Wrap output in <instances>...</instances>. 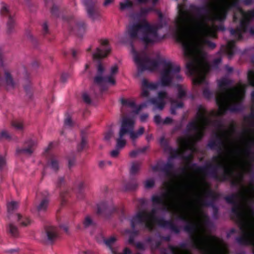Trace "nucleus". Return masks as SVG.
Instances as JSON below:
<instances>
[{
    "mask_svg": "<svg viewBox=\"0 0 254 254\" xmlns=\"http://www.w3.org/2000/svg\"><path fill=\"white\" fill-rule=\"evenodd\" d=\"M17 221L21 226L26 227L31 224V220L27 217L23 216L20 214H16Z\"/></svg>",
    "mask_w": 254,
    "mask_h": 254,
    "instance_id": "obj_37",
    "label": "nucleus"
},
{
    "mask_svg": "<svg viewBox=\"0 0 254 254\" xmlns=\"http://www.w3.org/2000/svg\"><path fill=\"white\" fill-rule=\"evenodd\" d=\"M248 80L249 84L254 87V70H250L248 71Z\"/></svg>",
    "mask_w": 254,
    "mask_h": 254,
    "instance_id": "obj_52",
    "label": "nucleus"
},
{
    "mask_svg": "<svg viewBox=\"0 0 254 254\" xmlns=\"http://www.w3.org/2000/svg\"><path fill=\"white\" fill-rule=\"evenodd\" d=\"M4 53L0 49V65H2L4 58ZM4 85L7 90H12L16 88L18 83L14 81L11 74L7 71H4V77L2 78L0 73V86Z\"/></svg>",
    "mask_w": 254,
    "mask_h": 254,
    "instance_id": "obj_17",
    "label": "nucleus"
},
{
    "mask_svg": "<svg viewBox=\"0 0 254 254\" xmlns=\"http://www.w3.org/2000/svg\"><path fill=\"white\" fill-rule=\"evenodd\" d=\"M186 1L178 3V15L175 19L177 28L176 37L177 41L181 43L185 57L191 59L187 63L186 67L189 74L194 76L192 83L195 85L207 84L205 74L210 67L208 63L203 58H193L194 54L195 43L191 31V25L205 36L215 37L216 34L208 22H223L229 11L234 12L233 19H238L236 12H239L242 18L239 27L231 29L230 34L237 40L243 39V33L247 32L251 21L254 19V9L245 11L240 5L241 1H207V2H222L220 5H204L196 6L190 4L188 6ZM246 5H250L254 1H242Z\"/></svg>",
    "mask_w": 254,
    "mask_h": 254,
    "instance_id": "obj_1",
    "label": "nucleus"
},
{
    "mask_svg": "<svg viewBox=\"0 0 254 254\" xmlns=\"http://www.w3.org/2000/svg\"><path fill=\"white\" fill-rule=\"evenodd\" d=\"M5 139L7 140H10L11 136L6 130H2L0 132V139Z\"/></svg>",
    "mask_w": 254,
    "mask_h": 254,
    "instance_id": "obj_55",
    "label": "nucleus"
},
{
    "mask_svg": "<svg viewBox=\"0 0 254 254\" xmlns=\"http://www.w3.org/2000/svg\"><path fill=\"white\" fill-rule=\"evenodd\" d=\"M147 103H150L148 102V100L147 102L142 103L139 105L138 106L136 107V110H135L133 112L135 114H138L140 111H141L142 109L146 107L147 106Z\"/></svg>",
    "mask_w": 254,
    "mask_h": 254,
    "instance_id": "obj_59",
    "label": "nucleus"
},
{
    "mask_svg": "<svg viewBox=\"0 0 254 254\" xmlns=\"http://www.w3.org/2000/svg\"><path fill=\"white\" fill-rule=\"evenodd\" d=\"M121 102L123 106L129 107L132 109H134L135 110H136V109L137 106H136L135 102L133 101H131L129 100H127V99L122 98L121 100Z\"/></svg>",
    "mask_w": 254,
    "mask_h": 254,
    "instance_id": "obj_47",
    "label": "nucleus"
},
{
    "mask_svg": "<svg viewBox=\"0 0 254 254\" xmlns=\"http://www.w3.org/2000/svg\"><path fill=\"white\" fill-rule=\"evenodd\" d=\"M171 104L172 105H174L177 109L183 108L184 106L183 102L181 101L179 102L177 100H172L171 101Z\"/></svg>",
    "mask_w": 254,
    "mask_h": 254,
    "instance_id": "obj_56",
    "label": "nucleus"
},
{
    "mask_svg": "<svg viewBox=\"0 0 254 254\" xmlns=\"http://www.w3.org/2000/svg\"><path fill=\"white\" fill-rule=\"evenodd\" d=\"M45 6L50 7V12L52 16L54 17H59L60 16L61 9L60 6L54 1H45Z\"/></svg>",
    "mask_w": 254,
    "mask_h": 254,
    "instance_id": "obj_29",
    "label": "nucleus"
},
{
    "mask_svg": "<svg viewBox=\"0 0 254 254\" xmlns=\"http://www.w3.org/2000/svg\"><path fill=\"white\" fill-rule=\"evenodd\" d=\"M232 80L223 78L218 82L220 92L215 97L216 103L219 107V116L225 115L227 111L232 113L241 112L243 110L241 103L238 101L236 94L238 89L236 87H231Z\"/></svg>",
    "mask_w": 254,
    "mask_h": 254,
    "instance_id": "obj_3",
    "label": "nucleus"
},
{
    "mask_svg": "<svg viewBox=\"0 0 254 254\" xmlns=\"http://www.w3.org/2000/svg\"><path fill=\"white\" fill-rule=\"evenodd\" d=\"M99 42L102 46V49L97 48L96 52L93 54V59L99 61L107 57L111 52V48L107 40H100Z\"/></svg>",
    "mask_w": 254,
    "mask_h": 254,
    "instance_id": "obj_21",
    "label": "nucleus"
},
{
    "mask_svg": "<svg viewBox=\"0 0 254 254\" xmlns=\"http://www.w3.org/2000/svg\"><path fill=\"white\" fill-rule=\"evenodd\" d=\"M24 71V78H25V84L24 85V88L26 92L28 94L30 91V81L29 80V74L27 73V70L25 68H23Z\"/></svg>",
    "mask_w": 254,
    "mask_h": 254,
    "instance_id": "obj_43",
    "label": "nucleus"
},
{
    "mask_svg": "<svg viewBox=\"0 0 254 254\" xmlns=\"http://www.w3.org/2000/svg\"><path fill=\"white\" fill-rule=\"evenodd\" d=\"M159 84L155 83H150L146 79H143L142 81V86L143 87L150 90H155L158 87Z\"/></svg>",
    "mask_w": 254,
    "mask_h": 254,
    "instance_id": "obj_41",
    "label": "nucleus"
},
{
    "mask_svg": "<svg viewBox=\"0 0 254 254\" xmlns=\"http://www.w3.org/2000/svg\"><path fill=\"white\" fill-rule=\"evenodd\" d=\"M188 244L186 242L180 243L178 247L169 246L172 254H192L191 251L188 249Z\"/></svg>",
    "mask_w": 254,
    "mask_h": 254,
    "instance_id": "obj_28",
    "label": "nucleus"
},
{
    "mask_svg": "<svg viewBox=\"0 0 254 254\" xmlns=\"http://www.w3.org/2000/svg\"><path fill=\"white\" fill-rule=\"evenodd\" d=\"M205 195L206 197L210 198V200L202 199L201 200V204H202V201L203 200L206 201H212L213 204H214L215 201L218 199L220 196L219 193H216L213 191L210 188H207L204 190Z\"/></svg>",
    "mask_w": 254,
    "mask_h": 254,
    "instance_id": "obj_32",
    "label": "nucleus"
},
{
    "mask_svg": "<svg viewBox=\"0 0 254 254\" xmlns=\"http://www.w3.org/2000/svg\"><path fill=\"white\" fill-rule=\"evenodd\" d=\"M183 151L179 149L172 150L170 152V156L168 159L176 158L182 156Z\"/></svg>",
    "mask_w": 254,
    "mask_h": 254,
    "instance_id": "obj_49",
    "label": "nucleus"
},
{
    "mask_svg": "<svg viewBox=\"0 0 254 254\" xmlns=\"http://www.w3.org/2000/svg\"><path fill=\"white\" fill-rule=\"evenodd\" d=\"M178 94L177 98L178 99H183L187 96V93L185 90L183 89L181 85H178Z\"/></svg>",
    "mask_w": 254,
    "mask_h": 254,
    "instance_id": "obj_50",
    "label": "nucleus"
},
{
    "mask_svg": "<svg viewBox=\"0 0 254 254\" xmlns=\"http://www.w3.org/2000/svg\"><path fill=\"white\" fill-rule=\"evenodd\" d=\"M155 182L153 179L147 180L145 181L144 187L146 189H149L153 188L154 186Z\"/></svg>",
    "mask_w": 254,
    "mask_h": 254,
    "instance_id": "obj_58",
    "label": "nucleus"
},
{
    "mask_svg": "<svg viewBox=\"0 0 254 254\" xmlns=\"http://www.w3.org/2000/svg\"><path fill=\"white\" fill-rule=\"evenodd\" d=\"M36 144L37 142L35 140L28 139L25 141L23 148H17L16 153L31 155L33 153Z\"/></svg>",
    "mask_w": 254,
    "mask_h": 254,
    "instance_id": "obj_24",
    "label": "nucleus"
},
{
    "mask_svg": "<svg viewBox=\"0 0 254 254\" xmlns=\"http://www.w3.org/2000/svg\"><path fill=\"white\" fill-rule=\"evenodd\" d=\"M18 203L16 201H11L7 204V212L9 214L17 209Z\"/></svg>",
    "mask_w": 254,
    "mask_h": 254,
    "instance_id": "obj_51",
    "label": "nucleus"
},
{
    "mask_svg": "<svg viewBox=\"0 0 254 254\" xmlns=\"http://www.w3.org/2000/svg\"><path fill=\"white\" fill-rule=\"evenodd\" d=\"M200 127H201V122L198 120L196 114V119L190 122L187 125L186 129L188 132L196 131Z\"/></svg>",
    "mask_w": 254,
    "mask_h": 254,
    "instance_id": "obj_34",
    "label": "nucleus"
},
{
    "mask_svg": "<svg viewBox=\"0 0 254 254\" xmlns=\"http://www.w3.org/2000/svg\"><path fill=\"white\" fill-rule=\"evenodd\" d=\"M11 125L17 129H22L23 128V124L18 121H13Z\"/></svg>",
    "mask_w": 254,
    "mask_h": 254,
    "instance_id": "obj_61",
    "label": "nucleus"
},
{
    "mask_svg": "<svg viewBox=\"0 0 254 254\" xmlns=\"http://www.w3.org/2000/svg\"><path fill=\"white\" fill-rule=\"evenodd\" d=\"M152 168L154 171H160L164 173L167 176H171L172 175V172L174 168V165L170 159H168V162L163 165H161L158 163L156 165L153 166Z\"/></svg>",
    "mask_w": 254,
    "mask_h": 254,
    "instance_id": "obj_25",
    "label": "nucleus"
},
{
    "mask_svg": "<svg viewBox=\"0 0 254 254\" xmlns=\"http://www.w3.org/2000/svg\"><path fill=\"white\" fill-rule=\"evenodd\" d=\"M167 98V93L165 91H160L158 93V97L151 98L148 99V102L154 105V110L159 109L162 110L165 105L164 100Z\"/></svg>",
    "mask_w": 254,
    "mask_h": 254,
    "instance_id": "obj_23",
    "label": "nucleus"
},
{
    "mask_svg": "<svg viewBox=\"0 0 254 254\" xmlns=\"http://www.w3.org/2000/svg\"><path fill=\"white\" fill-rule=\"evenodd\" d=\"M1 15L7 16L8 20L6 22V33L11 34L15 32L16 22L14 17V12H13L8 5L3 2L1 3V8L0 10Z\"/></svg>",
    "mask_w": 254,
    "mask_h": 254,
    "instance_id": "obj_16",
    "label": "nucleus"
},
{
    "mask_svg": "<svg viewBox=\"0 0 254 254\" xmlns=\"http://www.w3.org/2000/svg\"><path fill=\"white\" fill-rule=\"evenodd\" d=\"M84 188V183L80 182L78 185V195L77 197L78 199H82L84 196L83 192V189Z\"/></svg>",
    "mask_w": 254,
    "mask_h": 254,
    "instance_id": "obj_53",
    "label": "nucleus"
},
{
    "mask_svg": "<svg viewBox=\"0 0 254 254\" xmlns=\"http://www.w3.org/2000/svg\"><path fill=\"white\" fill-rule=\"evenodd\" d=\"M213 125L216 127L218 130L221 131V133L216 132L215 134V140H210L207 143V147L211 150L217 149L219 155L214 156L212 157L213 161H217L219 159L223 158L222 152L223 147L225 143L223 140L222 137L228 133V131L223 129L224 127V124L221 120H216L213 122Z\"/></svg>",
    "mask_w": 254,
    "mask_h": 254,
    "instance_id": "obj_11",
    "label": "nucleus"
},
{
    "mask_svg": "<svg viewBox=\"0 0 254 254\" xmlns=\"http://www.w3.org/2000/svg\"><path fill=\"white\" fill-rule=\"evenodd\" d=\"M156 208H153L150 212L141 210L136 213L130 220L131 227L134 228L136 224L142 225L149 231L152 232L155 229V224L159 227L169 229L171 232L178 234L181 229L172 220H166L164 218H158L156 216Z\"/></svg>",
    "mask_w": 254,
    "mask_h": 254,
    "instance_id": "obj_5",
    "label": "nucleus"
},
{
    "mask_svg": "<svg viewBox=\"0 0 254 254\" xmlns=\"http://www.w3.org/2000/svg\"><path fill=\"white\" fill-rule=\"evenodd\" d=\"M138 186L136 178L130 177L129 180L124 185V188L126 190L133 191L137 189Z\"/></svg>",
    "mask_w": 254,
    "mask_h": 254,
    "instance_id": "obj_31",
    "label": "nucleus"
},
{
    "mask_svg": "<svg viewBox=\"0 0 254 254\" xmlns=\"http://www.w3.org/2000/svg\"><path fill=\"white\" fill-rule=\"evenodd\" d=\"M238 207L235 206L233 208L232 211L235 213L240 222V229L242 232L241 236L237 237L236 241L241 246L252 245L254 247V233L249 230L250 224L243 218V214L240 213Z\"/></svg>",
    "mask_w": 254,
    "mask_h": 254,
    "instance_id": "obj_10",
    "label": "nucleus"
},
{
    "mask_svg": "<svg viewBox=\"0 0 254 254\" xmlns=\"http://www.w3.org/2000/svg\"><path fill=\"white\" fill-rule=\"evenodd\" d=\"M177 219L187 222L184 227V230L191 235L192 247L200 251L206 252L208 248H213L212 243H216L218 239L214 236L207 238L197 237L195 234L197 231V226L194 223L189 220L187 216L184 214H179Z\"/></svg>",
    "mask_w": 254,
    "mask_h": 254,
    "instance_id": "obj_6",
    "label": "nucleus"
},
{
    "mask_svg": "<svg viewBox=\"0 0 254 254\" xmlns=\"http://www.w3.org/2000/svg\"><path fill=\"white\" fill-rule=\"evenodd\" d=\"M127 32L131 40L139 38L146 45L153 42L148 35L149 33L153 32V28L145 20L129 25L127 28Z\"/></svg>",
    "mask_w": 254,
    "mask_h": 254,
    "instance_id": "obj_9",
    "label": "nucleus"
},
{
    "mask_svg": "<svg viewBox=\"0 0 254 254\" xmlns=\"http://www.w3.org/2000/svg\"><path fill=\"white\" fill-rule=\"evenodd\" d=\"M119 71V68L117 64L112 66L110 69V74L107 76H96L94 77V81L95 83L101 85V92L106 90L108 89L107 86L105 85V83H110L112 85H115L116 80L114 79V75H116Z\"/></svg>",
    "mask_w": 254,
    "mask_h": 254,
    "instance_id": "obj_15",
    "label": "nucleus"
},
{
    "mask_svg": "<svg viewBox=\"0 0 254 254\" xmlns=\"http://www.w3.org/2000/svg\"><path fill=\"white\" fill-rule=\"evenodd\" d=\"M105 70V68L102 64L99 62L97 66V76H102V74Z\"/></svg>",
    "mask_w": 254,
    "mask_h": 254,
    "instance_id": "obj_60",
    "label": "nucleus"
},
{
    "mask_svg": "<svg viewBox=\"0 0 254 254\" xmlns=\"http://www.w3.org/2000/svg\"><path fill=\"white\" fill-rule=\"evenodd\" d=\"M117 239L115 237H111L108 239H104V242L106 245L112 251L113 254H117V253L113 250L112 245L116 242Z\"/></svg>",
    "mask_w": 254,
    "mask_h": 254,
    "instance_id": "obj_42",
    "label": "nucleus"
},
{
    "mask_svg": "<svg viewBox=\"0 0 254 254\" xmlns=\"http://www.w3.org/2000/svg\"><path fill=\"white\" fill-rule=\"evenodd\" d=\"M45 233L48 240L50 242L55 241L58 237L57 228L54 226H46L45 228Z\"/></svg>",
    "mask_w": 254,
    "mask_h": 254,
    "instance_id": "obj_30",
    "label": "nucleus"
},
{
    "mask_svg": "<svg viewBox=\"0 0 254 254\" xmlns=\"http://www.w3.org/2000/svg\"><path fill=\"white\" fill-rule=\"evenodd\" d=\"M202 222L204 225L206 227H209L211 225V222L208 216L205 214H202Z\"/></svg>",
    "mask_w": 254,
    "mask_h": 254,
    "instance_id": "obj_54",
    "label": "nucleus"
},
{
    "mask_svg": "<svg viewBox=\"0 0 254 254\" xmlns=\"http://www.w3.org/2000/svg\"><path fill=\"white\" fill-rule=\"evenodd\" d=\"M217 161V164L214 165L208 163L202 166H199L196 163H192L190 168L196 172L201 173L206 176L209 177L219 182H224L230 181L232 187H238L240 186L243 175H239V179H234V171L230 167H226L223 163Z\"/></svg>",
    "mask_w": 254,
    "mask_h": 254,
    "instance_id": "obj_4",
    "label": "nucleus"
},
{
    "mask_svg": "<svg viewBox=\"0 0 254 254\" xmlns=\"http://www.w3.org/2000/svg\"><path fill=\"white\" fill-rule=\"evenodd\" d=\"M49 204V200L45 198L42 200L40 204L37 207V209L39 212L45 211L46 210Z\"/></svg>",
    "mask_w": 254,
    "mask_h": 254,
    "instance_id": "obj_45",
    "label": "nucleus"
},
{
    "mask_svg": "<svg viewBox=\"0 0 254 254\" xmlns=\"http://www.w3.org/2000/svg\"><path fill=\"white\" fill-rule=\"evenodd\" d=\"M204 43L211 49H214L216 47V44L208 40H205L204 41Z\"/></svg>",
    "mask_w": 254,
    "mask_h": 254,
    "instance_id": "obj_63",
    "label": "nucleus"
},
{
    "mask_svg": "<svg viewBox=\"0 0 254 254\" xmlns=\"http://www.w3.org/2000/svg\"><path fill=\"white\" fill-rule=\"evenodd\" d=\"M202 95L204 98L207 99H210L213 96L212 92H211L207 88H205L203 89Z\"/></svg>",
    "mask_w": 254,
    "mask_h": 254,
    "instance_id": "obj_57",
    "label": "nucleus"
},
{
    "mask_svg": "<svg viewBox=\"0 0 254 254\" xmlns=\"http://www.w3.org/2000/svg\"><path fill=\"white\" fill-rule=\"evenodd\" d=\"M141 166V162L134 161L131 163L129 170L130 177L135 175L139 170Z\"/></svg>",
    "mask_w": 254,
    "mask_h": 254,
    "instance_id": "obj_39",
    "label": "nucleus"
},
{
    "mask_svg": "<svg viewBox=\"0 0 254 254\" xmlns=\"http://www.w3.org/2000/svg\"><path fill=\"white\" fill-rule=\"evenodd\" d=\"M197 117L201 122V127L195 131V134L188 138L180 137L177 139L178 143L184 148H188L192 142L195 143L200 141L204 136L206 127L210 124V121L207 117V112L201 105L197 107Z\"/></svg>",
    "mask_w": 254,
    "mask_h": 254,
    "instance_id": "obj_7",
    "label": "nucleus"
},
{
    "mask_svg": "<svg viewBox=\"0 0 254 254\" xmlns=\"http://www.w3.org/2000/svg\"><path fill=\"white\" fill-rule=\"evenodd\" d=\"M169 197L171 198L173 203H179L181 199V196L175 193L174 191L170 190L167 192H164L160 195L154 194L151 197V201L154 206L157 205H161L159 209L169 211L171 207V204L167 200V197Z\"/></svg>",
    "mask_w": 254,
    "mask_h": 254,
    "instance_id": "obj_12",
    "label": "nucleus"
},
{
    "mask_svg": "<svg viewBox=\"0 0 254 254\" xmlns=\"http://www.w3.org/2000/svg\"><path fill=\"white\" fill-rule=\"evenodd\" d=\"M7 232L13 237H17L19 235L17 227L11 223L8 224L7 226Z\"/></svg>",
    "mask_w": 254,
    "mask_h": 254,
    "instance_id": "obj_38",
    "label": "nucleus"
},
{
    "mask_svg": "<svg viewBox=\"0 0 254 254\" xmlns=\"http://www.w3.org/2000/svg\"><path fill=\"white\" fill-rule=\"evenodd\" d=\"M245 152L249 160L248 173L254 177V152L252 151L251 146L248 145L245 150Z\"/></svg>",
    "mask_w": 254,
    "mask_h": 254,
    "instance_id": "obj_27",
    "label": "nucleus"
},
{
    "mask_svg": "<svg viewBox=\"0 0 254 254\" xmlns=\"http://www.w3.org/2000/svg\"><path fill=\"white\" fill-rule=\"evenodd\" d=\"M42 34L43 36L49 41H51L52 39L48 37V35H50V32L49 30L48 26L47 25V22H44L42 25Z\"/></svg>",
    "mask_w": 254,
    "mask_h": 254,
    "instance_id": "obj_48",
    "label": "nucleus"
},
{
    "mask_svg": "<svg viewBox=\"0 0 254 254\" xmlns=\"http://www.w3.org/2000/svg\"><path fill=\"white\" fill-rule=\"evenodd\" d=\"M117 212L120 214L122 220L125 218V212L123 208L115 207L112 202H103L97 205V214L99 215L108 217L112 213Z\"/></svg>",
    "mask_w": 254,
    "mask_h": 254,
    "instance_id": "obj_14",
    "label": "nucleus"
},
{
    "mask_svg": "<svg viewBox=\"0 0 254 254\" xmlns=\"http://www.w3.org/2000/svg\"><path fill=\"white\" fill-rule=\"evenodd\" d=\"M202 205L212 207L213 209V218L215 219H217L218 218V208L215 204H213V202L212 201L203 200L202 201Z\"/></svg>",
    "mask_w": 254,
    "mask_h": 254,
    "instance_id": "obj_35",
    "label": "nucleus"
},
{
    "mask_svg": "<svg viewBox=\"0 0 254 254\" xmlns=\"http://www.w3.org/2000/svg\"><path fill=\"white\" fill-rule=\"evenodd\" d=\"M82 99L83 100V101L87 104H90L91 103V100L90 99V97H89V96L88 95V94L86 93H84L82 95Z\"/></svg>",
    "mask_w": 254,
    "mask_h": 254,
    "instance_id": "obj_62",
    "label": "nucleus"
},
{
    "mask_svg": "<svg viewBox=\"0 0 254 254\" xmlns=\"http://www.w3.org/2000/svg\"><path fill=\"white\" fill-rule=\"evenodd\" d=\"M53 146V143L50 142L48 146L45 149L44 155L48 160V165L53 170L57 172L59 168V162L57 157L50 152V150L52 148Z\"/></svg>",
    "mask_w": 254,
    "mask_h": 254,
    "instance_id": "obj_22",
    "label": "nucleus"
},
{
    "mask_svg": "<svg viewBox=\"0 0 254 254\" xmlns=\"http://www.w3.org/2000/svg\"><path fill=\"white\" fill-rule=\"evenodd\" d=\"M236 42L234 40L229 41L227 45H222L219 53L228 56V59H231L235 54Z\"/></svg>",
    "mask_w": 254,
    "mask_h": 254,
    "instance_id": "obj_26",
    "label": "nucleus"
},
{
    "mask_svg": "<svg viewBox=\"0 0 254 254\" xmlns=\"http://www.w3.org/2000/svg\"><path fill=\"white\" fill-rule=\"evenodd\" d=\"M83 225L85 228H87L89 227H94L95 223L89 216H87L83 221Z\"/></svg>",
    "mask_w": 254,
    "mask_h": 254,
    "instance_id": "obj_46",
    "label": "nucleus"
},
{
    "mask_svg": "<svg viewBox=\"0 0 254 254\" xmlns=\"http://www.w3.org/2000/svg\"><path fill=\"white\" fill-rule=\"evenodd\" d=\"M158 14L159 17V21L156 25L157 30H159L167 26L166 20L164 18L163 14L160 11H158Z\"/></svg>",
    "mask_w": 254,
    "mask_h": 254,
    "instance_id": "obj_40",
    "label": "nucleus"
},
{
    "mask_svg": "<svg viewBox=\"0 0 254 254\" xmlns=\"http://www.w3.org/2000/svg\"><path fill=\"white\" fill-rule=\"evenodd\" d=\"M87 16L93 21L100 17L99 7L96 1H82Z\"/></svg>",
    "mask_w": 254,
    "mask_h": 254,
    "instance_id": "obj_18",
    "label": "nucleus"
},
{
    "mask_svg": "<svg viewBox=\"0 0 254 254\" xmlns=\"http://www.w3.org/2000/svg\"><path fill=\"white\" fill-rule=\"evenodd\" d=\"M64 184V179L63 177H59L56 183L57 188H60Z\"/></svg>",
    "mask_w": 254,
    "mask_h": 254,
    "instance_id": "obj_64",
    "label": "nucleus"
},
{
    "mask_svg": "<svg viewBox=\"0 0 254 254\" xmlns=\"http://www.w3.org/2000/svg\"><path fill=\"white\" fill-rule=\"evenodd\" d=\"M132 53L137 66V76L141 75L146 70H154L160 65H162L163 68L161 72L160 81L163 86H170L173 79L178 81L182 80V77L180 74V66L160 58L152 60L144 51L139 53L133 48H132Z\"/></svg>",
    "mask_w": 254,
    "mask_h": 254,
    "instance_id": "obj_2",
    "label": "nucleus"
},
{
    "mask_svg": "<svg viewBox=\"0 0 254 254\" xmlns=\"http://www.w3.org/2000/svg\"><path fill=\"white\" fill-rule=\"evenodd\" d=\"M136 2V6L140 8L138 12L132 13V17L140 19L145 17L150 12L156 11L155 6L158 1H152V5L149 7H142L143 4H145L148 1H135Z\"/></svg>",
    "mask_w": 254,
    "mask_h": 254,
    "instance_id": "obj_19",
    "label": "nucleus"
},
{
    "mask_svg": "<svg viewBox=\"0 0 254 254\" xmlns=\"http://www.w3.org/2000/svg\"><path fill=\"white\" fill-rule=\"evenodd\" d=\"M81 142L79 144H78L77 147V149L78 152L81 151L87 146V136L86 133L83 131H81Z\"/></svg>",
    "mask_w": 254,
    "mask_h": 254,
    "instance_id": "obj_36",
    "label": "nucleus"
},
{
    "mask_svg": "<svg viewBox=\"0 0 254 254\" xmlns=\"http://www.w3.org/2000/svg\"><path fill=\"white\" fill-rule=\"evenodd\" d=\"M119 137L116 139V148H119L120 149L123 148L126 144V141L125 139H123V137L124 135H121V128L120 129V131L119 132Z\"/></svg>",
    "mask_w": 254,
    "mask_h": 254,
    "instance_id": "obj_44",
    "label": "nucleus"
},
{
    "mask_svg": "<svg viewBox=\"0 0 254 254\" xmlns=\"http://www.w3.org/2000/svg\"><path fill=\"white\" fill-rule=\"evenodd\" d=\"M134 126V122L132 119L129 118L123 119L121 126V135L128 134L130 139L134 140L143 134L144 132L143 127H140L136 132H134L133 130Z\"/></svg>",
    "mask_w": 254,
    "mask_h": 254,
    "instance_id": "obj_13",
    "label": "nucleus"
},
{
    "mask_svg": "<svg viewBox=\"0 0 254 254\" xmlns=\"http://www.w3.org/2000/svg\"><path fill=\"white\" fill-rule=\"evenodd\" d=\"M63 19L68 23L71 31L77 30L79 34L85 31L86 25L84 21L77 20L73 16H64Z\"/></svg>",
    "mask_w": 254,
    "mask_h": 254,
    "instance_id": "obj_20",
    "label": "nucleus"
},
{
    "mask_svg": "<svg viewBox=\"0 0 254 254\" xmlns=\"http://www.w3.org/2000/svg\"><path fill=\"white\" fill-rule=\"evenodd\" d=\"M136 2L133 3V1H124L120 3V9L121 11L128 10L133 12L134 10Z\"/></svg>",
    "mask_w": 254,
    "mask_h": 254,
    "instance_id": "obj_33",
    "label": "nucleus"
},
{
    "mask_svg": "<svg viewBox=\"0 0 254 254\" xmlns=\"http://www.w3.org/2000/svg\"><path fill=\"white\" fill-rule=\"evenodd\" d=\"M240 197L246 200L249 203L251 204H254V187H253L251 190H249L247 189H244L243 191H239L237 193H233L230 195H227L224 197V199L227 202V203L233 205L231 209V218L232 219L235 220L237 222V223L239 224V228H240V222L239 219L237 217L236 215L232 211V209L233 207L237 206L238 207L239 212L243 214V218H244V220L249 224L250 223L246 218L245 213L242 210V206L241 204L238 201V199Z\"/></svg>",
    "mask_w": 254,
    "mask_h": 254,
    "instance_id": "obj_8",
    "label": "nucleus"
}]
</instances>
